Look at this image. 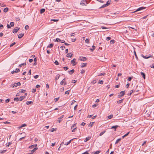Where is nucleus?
<instances>
[{
	"mask_svg": "<svg viewBox=\"0 0 154 154\" xmlns=\"http://www.w3.org/2000/svg\"><path fill=\"white\" fill-rule=\"evenodd\" d=\"M25 29L26 30H28L29 29V26L27 25L25 26Z\"/></svg>",
	"mask_w": 154,
	"mask_h": 154,
	"instance_id": "obj_44",
	"label": "nucleus"
},
{
	"mask_svg": "<svg viewBox=\"0 0 154 154\" xmlns=\"http://www.w3.org/2000/svg\"><path fill=\"white\" fill-rule=\"evenodd\" d=\"M137 87H138V85H137L136 86V88H134L132 90H131V91H133V93H134V92L135 91H136V88H137Z\"/></svg>",
	"mask_w": 154,
	"mask_h": 154,
	"instance_id": "obj_39",
	"label": "nucleus"
},
{
	"mask_svg": "<svg viewBox=\"0 0 154 154\" xmlns=\"http://www.w3.org/2000/svg\"><path fill=\"white\" fill-rule=\"evenodd\" d=\"M106 132V131L104 130V131L101 132L99 134V136H101L104 133H105Z\"/></svg>",
	"mask_w": 154,
	"mask_h": 154,
	"instance_id": "obj_28",
	"label": "nucleus"
},
{
	"mask_svg": "<svg viewBox=\"0 0 154 154\" xmlns=\"http://www.w3.org/2000/svg\"><path fill=\"white\" fill-rule=\"evenodd\" d=\"M36 61H37V59H36V57H35L34 59V63L33 64V66L36 65L37 64Z\"/></svg>",
	"mask_w": 154,
	"mask_h": 154,
	"instance_id": "obj_19",
	"label": "nucleus"
},
{
	"mask_svg": "<svg viewBox=\"0 0 154 154\" xmlns=\"http://www.w3.org/2000/svg\"><path fill=\"white\" fill-rule=\"evenodd\" d=\"M134 54L135 55V57H136V58L137 59L138 57H137V55L136 54V52L135 51H134Z\"/></svg>",
	"mask_w": 154,
	"mask_h": 154,
	"instance_id": "obj_55",
	"label": "nucleus"
},
{
	"mask_svg": "<svg viewBox=\"0 0 154 154\" xmlns=\"http://www.w3.org/2000/svg\"><path fill=\"white\" fill-rule=\"evenodd\" d=\"M79 60L81 61H85L86 60L87 58L85 57H80Z\"/></svg>",
	"mask_w": 154,
	"mask_h": 154,
	"instance_id": "obj_8",
	"label": "nucleus"
},
{
	"mask_svg": "<svg viewBox=\"0 0 154 154\" xmlns=\"http://www.w3.org/2000/svg\"><path fill=\"white\" fill-rule=\"evenodd\" d=\"M124 100V98L117 101V103L120 104L122 103Z\"/></svg>",
	"mask_w": 154,
	"mask_h": 154,
	"instance_id": "obj_18",
	"label": "nucleus"
},
{
	"mask_svg": "<svg viewBox=\"0 0 154 154\" xmlns=\"http://www.w3.org/2000/svg\"><path fill=\"white\" fill-rule=\"evenodd\" d=\"M101 28L102 29H108V28H107L106 27H105V26H102L101 27Z\"/></svg>",
	"mask_w": 154,
	"mask_h": 154,
	"instance_id": "obj_60",
	"label": "nucleus"
},
{
	"mask_svg": "<svg viewBox=\"0 0 154 154\" xmlns=\"http://www.w3.org/2000/svg\"><path fill=\"white\" fill-rule=\"evenodd\" d=\"M119 127V126L118 125L113 126L111 127V129H114L115 131H116L117 128Z\"/></svg>",
	"mask_w": 154,
	"mask_h": 154,
	"instance_id": "obj_10",
	"label": "nucleus"
},
{
	"mask_svg": "<svg viewBox=\"0 0 154 154\" xmlns=\"http://www.w3.org/2000/svg\"><path fill=\"white\" fill-rule=\"evenodd\" d=\"M63 69H64L65 71H66L69 69V68L68 67L65 66L63 67Z\"/></svg>",
	"mask_w": 154,
	"mask_h": 154,
	"instance_id": "obj_50",
	"label": "nucleus"
},
{
	"mask_svg": "<svg viewBox=\"0 0 154 154\" xmlns=\"http://www.w3.org/2000/svg\"><path fill=\"white\" fill-rule=\"evenodd\" d=\"M10 99H7L5 100V102L6 103H8L10 101Z\"/></svg>",
	"mask_w": 154,
	"mask_h": 154,
	"instance_id": "obj_56",
	"label": "nucleus"
},
{
	"mask_svg": "<svg viewBox=\"0 0 154 154\" xmlns=\"http://www.w3.org/2000/svg\"><path fill=\"white\" fill-rule=\"evenodd\" d=\"M16 44V43L15 42H14L12 43H11L10 45V47H12L14 45H15Z\"/></svg>",
	"mask_w": 154,
	"mask_h": 154,
	"instance_id": "obj_51",
	"label": "nucleus"
},
{
	"mask_svg": "<svg viewBox=\"0 0 154 154\" xmlns=\"http://www.w3.org/2000/svg\"><path fill=\"white\" fill-rule=\"evenodd\" d=\"M97 106V104H95L93 105L92 106V107L93 108H94V107H96V106Z\"/></svg>",
	"mask_w": 154,
	"mask_h": 154,
	"instance_id": "obj_57",
	"label": "nucleus"
},
{
	"mask_svg": "<svg viewBox=\"0 0 154 154\" xmlns=\"http://www.w3.org/2000/svg\"><path fill=\"white\" fill-rule=\"evenodd\" d=\"M11 142H10L8 143H7L6 144V146L7 147L9 146L11 144Z\"/></svg>",
	"mask_w": 154,
	"mask_h": 154,
	"instance_id": "obj_38",
	"label": "nucleus"
},
{
	"mask_svg": "<svg viewBox=\"0 0 154 154\" xmlns=\"http://www.w3.org/2000/svg\"><path fill=\"white\" fill-rule=\"evenodd\" d=\"M14 23L13 22H11L10 23V25H9L8 24L7 25V27L8 29L11 28V27H12L14 26Z\"/></svg>",
	"mask_w": 154,
	"mask_h": 154,
	"instance_id": "obj_3",
	"label": "nucleus"
},
{
	"mask_svg": "<svg viewBox=\"0 0 154 154\" xmlns=\"http://www.w3.org/2000/svg\"><path fill=\"white\" fill-rule=\"evenodd\" d=\"M20 28L19 27H16L13 29L12 32L13 33H17L20 29Z\"/></svg>",
	"mask_w": 154,
	"mask_h": 154,
	"instance_id": "obj_5",
	"label": "nucleus"
},
{
	"mask_svg": "<svg viewBox=\"0 0 154 154\" xmlns=\"http://www.w3.org/2000/svg\"><path fill=\"white\" fill-rule=\"evenodd\" d=\"M111 39V38L110 37H108L106 38V40L107 41Z\"/></svg>",
	"mask_w": 154,
	"mask_h": 154,
	"instance_id": "obj_52",
	"label": "nucleus"
},
{
	"mask_svg": "<svg viewBox=\"0 0 154 154\" xmlns=\"http://www.w3.org/2000/svg\"><path fill=\"white\" fill-rule=\"evenodd\" d=\"M129 85H130V84L129 83H128L126 85V87L127 88H128V87H129Z\"/></svg>",
	"mask_w": 154,
	"mask_h": 154,
	"instance_id": "obj_63",
	"label": "nucleus"
},
{
	"mask_svg": "<svg viewBox=\"0 0 154 154\" xmlns=\"http://www.w3.org/2000/svg\"><path fill=\"white\" fill-rule=\"evenodd\" d=\"M38 149V148L37 147H35V148H34L31 151V152H32L33 153L34 152H35V151L36 150Z\"/></svg>",
	"mask_w": 154,
	"mask_h": 154,
	"instance_id": "obj_33",
	"label": "nucleus"
},
{
	"mask_svg": "<svg viewBox=\"0 0 154 154\" xmlns=\"http://www.w3.org/2000/svg\"><path fill=\"white\" fill-rule=\"evenodd\" d=\"M121 140V138L118 139L116 141L115 144H116L119 141H120Z\"/></svg>",
	"mask_w": 154,
	"mask_h": 154,
	"instance_id": "obj_36",
	"label": "nucleus"
},
{
	"mask_svg": "<svg viewBox=\"0 0 154 154\" xmlns=\"http://www.w3.org/2000/svg\"><path fill=\"white\" fill-rule=\"evenodd\" d=\"M125 94V91H122L120 92L119 94L118 95L119 97H121L122 96H124Z\"/></svg>",
	"mask_w": 154,
	"mask_h": 154,
	"instance_id": "obj_4",
	"label": "nucleus"
},
{
	"mask_svg": "<svg viewBox=\"0 0 154 154\" xmlns=\"http://www.w3.org/2000/svg\"><path fill=\"white\" fill-rule=\"evenodd\" d=\"M70 143V142L69 141L65 143L64 144V145L66 146H67V145H69V144Z\"/></svg>",
	"mask_w": 154,
	"mask_h": 154,
	"instance_id": "obj_49",
	"label": "nucleus"
},
{
	"mask_svg": "<svg viewBox=\"0 0 154 154\" xmlns=\"http://www.w3.org/2000/svg\"><path fill=\"white\" fill-rule=\"evenodd\" d=\"M36 91V89H33L32 90V93H34Z\"/></svg>",
	"mask_w": 154,
	"mask_h": 154,
	"instance_id": "obj_59",
	"label": "nucleus"
},
{
	"mask_svg": "<svg viewBox=\"0 0 154 154\" xmlns=\"http://www.w3.org/2000/svg\"><path fill=\"white\" fill-rule=\"evenodd\" d=\"M33 103V102L32 101H27L26 102V104L27 105H29L31 104H32Z\"/></svg>",
	"mask_w": 154,
	"mask_h": 154,
	"instance_id": "obj_23",
	"label": "nucleus"
},
{
	"mask_svg": "<svg viewBox=\"0 0 154 154\" xmlns=\"http://www.w3.org/2000/svg\"><path fill=\"white\" fill-rule=\"evenodd\" d=\"M54 63L55 65H58L59 64V63L58 61L57 60H56L55 61Z\"/></svg>",
	"mask_w": 154,
	"mask_h": 154,
	"instance_id": "obj_46",
	"label": "nucleus"
},
{
	"mask_svg": "<svg viewBox=\"0 0 154 154\" xmlns=\"http://www.w3.org/2000/svg\"><path fill=\"white\" fill-rule=\"evenodd\" d=\"M14 71L15 73H18L20 72V70L18 68H16Z\"/></svg>",
	"mask_w": 154,
	"mask_h": 154,
	"instance_id": "obj_35",
	"label": "nucleus"
},
{
	"mask_svg": "<svg viewBox=\"0 0 154 154\" xmlns=\"http://www.w3.org/2000/svg\"><path fill=\"white\" fill-rule=\"evenodd\" d=\"M26 65V63H21V64L19 65V66L21 67L23 65Z\"/></svg>",
	"mask_w": 154,
	"mask_h": 154,
	"instance_id": "obj_34",
	"label": "nucleus"
},
{
	"mask_svg": "<svg viewBox=\"0 0 154 154\" xmlns=\"http://www.w3.org/2000/svg\"><path fill=\"white\" fill-rule=\"evenodd\" d=\"M75 72V70L74 69H72L71 70L69 71L68 72L70 74H72V73L74 72Z\"/></svg>",
	"mask_w": 154,
	"mask_h": 154,
	"instance_id": "obj_16",
	"label": "nucleus"
},
{
	"mask_svg": "<svg viewBox=\"0 0 154 154\" xmlns=\"http://www.w3.org/2000/svg\"><path fill=\"white\" fill-rule=\"evenodd\" d=\"M65 48V47L64 46H62L60 47V48H61L62 50H63Z\"/></svg>",
	"mask_w": 154,
	"mask_h": 154,
	"instance_id": "obj_61",
	"label": "nucleus"
},
{
	"mask_svg": "<svg viewBox=\"0 0 154 154\" xmlns=\"http://www.w3.org/2000/svg\"><path fill=\"white\" fill-rule=\"evenodd\" d=\"M70 91V90H69L66 91L65 92V94H69Z\"/></svg>",
	"mask_w": 154,
	"mask_h": 154,
	"instance_id": "obj_42",
	"label": "nucleus"
},
{
	"mask_svg": "<svg viewBox=\"0 0 154 154\" xmlns=\"http://www.w3.org/2000/svg\"><path fill=\"white\" fill-rule=\"evenodd\" d=\"M115 41L114 40H112L110 41V43L113 44L115 43Z\"/></svg>",
	"mask_w": 154,
	"mask_h": 154,
	"instance_id": "obj_47",
	"label": "nucleus"
},
{
	"mask_svg": "<svg viewBox=\"0 0 154 154\" xmlns=\"http://www.w3.org/2000/svg\"><path fill=\"white\" fill-rule=\"evenodd\" d=\"M24 35V33L19 34L18 36V37L19 38H21Z\"/></svg>",
	"mask_w": 154,
	"mask_h": 154,
	"instance_id": "obj_11",
	"label": "nucleus"
},
{
	"mask_svg": "<svg viewBox=\"0 0 154 154\" xmlns=\"http://www.w3.org/2000/svg\"><path fill=\"white\" fill-rule=\"evenodd\" d=\"M37 146V144H34V145H32L29 147V148L30 149H32L34 148V147H35Z\"/></svg>",
	"mask_w": 154,
	"mask_h": 154,
	"instance_id": "obj_14",
	"label": "nucleus"
},
{
	"mask_svg": "<svg viewBox=\"0 0 154 154\" xmlns=\"http://www.w3.org/2000/svg\"><path fill=\"white\" fill-rule=\"evenodd\" d=\"M26 124H23L21 125V126L20 127V128H22L24 127V126H26Z\"/></svg>",
	"mask_w": 154,
	"mask_h": 154,
	"instance_id": "obj_58",
	"label": "nucleus"
},
{
	"mask_svg": "<svg viewBox=\"0 0 154 154\" xmlns=\"http://www.w3.org/2000/svg\"><path fill=\"white\" fill-rule=\"evenodd\" d=\"M45 9L44 8H42V9H41L40 10V13L41 14L43 13L44 12H45Z\"/></svg>",
	"mask_w": 154,
	"mask_h": 154,
	"instance_id": "obj_26",
	"label": "nucleus"
},
{
	"mask_svg": "<svg viewBox=\"0 0 154 154\" xmlns=\"http://www.w3.org/2000/svg\"><path fill=\"white\" fill-rule=\"evenodd\" d=\"M103 81L102 80H100L99 81V82H98V84H103Z\"/></svg>",
	"mask_w": 154,
	"mask_h": 154,
	"instance_id": "obj_45",
	"label": "nucleus"
},
{
	"mask_svg": "<svg viewBox=\"0 0 154 154\" xmlns=\"http://www.w3.org/2000/svg\"><path fill=\"white\" fill-rule=\"evenodd\" d=\"M53 46V44L52 43H51L49 44L47 48H51Z\"/></svg>",
	"mask_w": 154,
	"mask_h": 154,
	"instance_id": "obj_27",
	"label": "nucleus"
},
{
	"mask_svg": "<svg viewBox=\"0 0 154 154\" xmlns=\"http://www.w3.org/2000/svg\"><path fill=\"white\" fill-rule=\"evenodd\" d=\"M8 10V8H6L4 9L3 11L5 12H7Z\"/></svg>",
	"mask_w": 154,
	"mask_h": 154,
	"instance_id": "obj_31",
	"label": "nucleus"
},
{
	"mask_svg": "<svg viewBox=\"0 0 154 154\" xmlns=\"http://www.w3.org/2000/svg\"><path fill=\"white\" fill-rule=\"evenodd\" d=\"M85 42L86 43H87L88 44L89 43V40L88 39L86 38V39L85 40Z\"/></svg>",
	"mask_w": 154,
	"mask_h": 154,
	"instance_id": "obj_48",
	"label": "nucleus"
},
{
	"mask_svg": "<svg viewBox=\"0 0 154 154\" xmlns=\"http://www.w3.org/2000/svg\"><path fill=\"white\" fill-rule=\"evenodd\" d=\"M85 72V70H84L83 69H82V70H81V73L82 74L84 73Z\"/></svg>",
	"mask_w": 154,
	"mask_h": 154,
	"instance_id": "obj_62",
	"label": "nucleus"
},
{
	"mask_svg": "<svg viewBox=\"0 0 154 154\" xmlns=\"http://www.w3.org/2000/svg\"><path fill=\"white\" fill-rule=\"evenodd\" d=\"M133 78V76L129 77L128 79V81H130Z\"/></svg>",
	"mask_w": 154,
	"mask_h": 154,
	"instance_id": "obj_32",
	"label": "nucleus"
},
{
	"mask_svg": "<svg viewBox=\"0 0 154 154\" xmlns=\"http://www.w3.org/2000/svg\"><path fill=\"white\" fill-rule=\"evenodd\" d=\"M87 1L86 0H82L80 3V4L81 5H86V4H87Z\"/></svg>",
	"mask_w": 154,
	"mask_h": 154,
	"instance_id": "obj_6",
	"label": "nucleus"
},
{
	"mask_svg": "<svg viewBox=\"0 0 154 154\" xmlns=\"http://www.w3.org/2000/svg\"><path fill=\"white\" fill-rule=\"evenodd\" d=\"M53 41L54 42H60L61 41V40L59 38H56V39H54Z\"/></svg>",
	"mask_w": 154,
	"mask_h": 154,
	"instance_id": "obj_15",
	"label": "nucleus"
},
{
	"mask_svg": "<svg viewBox=\"0 0 154 154\" xmlns=\"http://www.w3.org/2000/svg\"><path fill=\"white\" fill-rule=\"evenodd\" d=\"M101 151L99 150L98 151H97L94 152H92V154H98Z\"/></svg>",
	"mask_w": 154,
	"mask_h": 154,
	"instance_id": "obj_30",
	"label": "nucleus"
},
{
	"mask_svg": "<svg viewBox=\"0 0 154 154\" xmlns=\"http://www.w3.org/2000/svg\"><path fill=\"white\" fill-rule=\"evenodd\" d=\"M25 97V96H21L19 98L15 97L14 98V100L17 101H21L23 100Z\"/></svg>",
	"mask_w": 154,
	"mask_h": 154,
	"instance_id": "obj_1",
	"label": "nucleus"
},
{
	"mask_svg": "<svg viewBox=\"0 0 154 154\" xmlns=\"http://www.w3.org/2000/svg\"><path fill=\"white\" fill-rule=\"evenodd\" d=\"M141 56L145 59H148L149 57H152L151 55L149 54L148 56L147 55L144 56L143 54H142L141 55Z\"/></svg>",
	"mask_w": 154,
	"mask_h": 154,
	"instance_id": "obj_7",
	"label": "nucleus"
},
{
	"mask_svg": "<svg viewBox=\"0 0 154 154\" xmlns=\"http://www.w3.org/2000/svg\"><path fill=\"white\" fill-rule=\"evenodd\" d=\"M129 134V132H128L127 133H126V134H125L124 136H122V138H124V137H125L126 136H127Z\"/></svg>",
	"mask_w": 154,
	"mask_h": 154,
	"instance_id": "obj_29",
	"label": "nucleus"
},
{
	"mask_svg": "<svg viewBox=\"0 0 154 154\" xmlns=\"http://www.w3.org/2000/svg\"><path fill=\"white\" fill-rule=\"evenodd\" d=\"M145 8H146V7H140V8H138V9H137L135 11H134L133 12H132V13H134L136 12L143 10Z\"/></svg>",
	"mask_w": 154,
	"mask_h": 154,
	"instance_id": "obj_2",
	"label": "nucleus"
},
{
	"mask_svg": "<svg viewBox=\"0 0 154 154\" xmlns=\"http://www.w3.org/2000/svg\"><path fill=\"white\" fill-rule=\"evenodd\" d=\"M106 74V73H100L98 75V76H102V75H105Z\"/></svg>",
	"mask_w": 154,
	"mask_h": 154,
	"instance_id": "obj_40",
	"label": "nucleus"
},
{
	"mask_svg": "<svg viewBox=\"0 0 154 154\" xmlns=\"http://www.w3.org/2000/svg\"><path fill=\"white\" fill-rule=\"evenodd\" d=\"M16 20L17 21H18L20 20V18L19 17H16Z\"/></svg>",
	"mask_w": 154,
	"mask_h": 154,
	"instance_id": "obj_64",
	"label": "nucleus"
},
{
	"mask_svg": "<svg viewBox=\"0 0 154 154\" xmlns=\"http://www.w3.org/2000/svg\"><path fill=\"white\" fill-rule=\"evenodd\" d=\"M7 151V150L6 149L5 150H3L2 151H1L0 152V153H5V152Z\"/></svg>",
	"mask_w": 154,
	"mask_h": 154,
	"instance_id": "obj_41",
	"label": "nucleus"
},
{
	"mask_svg": "<svg viewBox=\"0 0 154 154\" xmlns=\"http://www.w3.org/2000/svg\"><path fill=\"white\" fill-rule=\"evenodd\" d=\"M87 63H83L81 64V68H83L85 67L87 65Z\"/></svg>",
	"mask_w": 154,
	"mask_h": 154,
	"instance_id": "obj_12",
	"label": "nucleus"
},
{
	"mask_svg": "<svg viewBox=\"0 0 154 154\" xmlns=\"http://www.w3.org/2000/svg\"><path fill=\"white\" fill-rule=\"evenodd\" d=\"M113 115L112 114L110 115L109 116H108L107 117V119H111V118H112L113 117Z\"/></svg>",
	"mask_w": 154,
	"mask_h": 154,
	"instance_id": "obj_24",
	"label": "nucleus"
},
{
	"mask_svg": "<svg viewBox=\"0 0 154 154\" xmlns=\"http://www.w3.org/2000/svg\"><path fill=\"white\" fill-rule=\"evenodd\" d=\"M26 91L25 90L22 89L19 92L20 93H24L26 92Z\"/></svg>",
	"mask_w": 154,
	"mask_h": 154,
	"instance_id": "obj_37",
	"label": "nucleus"
},
{
	"mask_svg": "<svg viewBox=\"0 0 154 154\" xmlns=\"http://www.w3.org/2000/svg\"><path fill=\"white\" fill-rule=\"evenodd\" d=\"M17 86V83H15L13 85V87H16Z\"/></svg>",
	"mask_w": 154,
	"mask_h": 154,
	"instance_id": "obj_53",
	"label": "nucleus"
},
{
	"mask_svg": "<svg viewBox=\"0 0 154 154\" xmlns=\"http://www.w3.org/2000/svg\"><path fill=\"white\" fill-rule=\"evenodd\" d=\"M60 77V75L59 74H57V75L55 77V79L56 80V81L58 79L59 77Z\"/></svg>",
	"mask_w": 154,
	"mask_h": 154,
	"instance_id": "obj_20",
	"label": "nucleus"
},
{
	"mask_svg": "<svg viewBox=\"0 0 154 154\" xmlns=\"http://www.w3.org/2000/svg\"><path fill=\"white\" fill-rule=\"evenodd\" d=\"M91 138V137H87L84 140L85 142H87Z\"/></svg>",
	"mask_w": 154,
	"mask_h": 154,
	"instance_id": "obj_22",
	"label": "nucleus"
},
{
	"mask_svg": "<svg viewBox=\"0 0 154 154\" xmlns=\"http://www.w3.org/2000/svg\"><path fill=\"white\" fill-rule=\"evenodd\" d=\"M94 122H91L88 125V127H89L90 128H91V127L94 124Z\"/></svg>",
	"mask_w": 154,
	"mask_h": 154,
	"instance_id": "obj_21",
	"label": "nucleus"
},
{
	"mask_svg": "<svg viewBox=\"0 0 154 154\" xmlns=\"http://www.w3.org/2000/svg\"><path fill=\"white\" fill-rule=\"evenodd\" d=\"M72 55L73 54H72L71 53H69L67 54L66 56L67 57H72Z\"/></svg>",
	"mask_w": 154,
	"mask_h": 154,
	"instance_id": "obj_13",
	"label": "nucleus"
},
{
	"mask_svg": "<svg viewBox=\"0 0 154 154\" xmlns=\"http://www.w3.org/2000/svg\"><path fill=\"white\" fill-rule=\"evenodd\" d=\"M59 20H57V19H51V21H53L54 22H57Z\"/></svg>",
	"mask_w": 154,
	"mask_h": 154,
	"instance_id": "obj_54",
	"label": "nucleus"
},
{
	"mask_svg": "<svg viewBox=\"0 0 154 154\" xmlns=\"http://www.w3.org/2000/svg\"><path fill=\"white\" fill-rule=\"evenodd\" d=\"M66 79V78H64L60 82V85H62L63 84L64 82L65 81Z\"/></svg>",
	"mask_w": 154,
	"mask_h": 154,
	"instance_id": "obj_25",
	"label": "nucleus"
},
{
	"mask_svg": "<svg viewBox=\"0 0 154 154\" xmlns=\"http://www.w3.org/2000/svg\"><path fill=\"white\" fill-rule=\"evenodd\" d=\"M76 59L75 58L73 59V60H71V63L72 64V65L74 66L76 65L75 60Z\"/></svg>",
	"mask_w": 154,
	"mask_h": 154,
	"instance_id": "obj_9",
	"label": "nucleus"
},
{
	"mask_svg": "<svg viewBox=\"0 0 154 154\" xmlns=\"http://www.w3.org/2000/svg\"><path fill=\"white\" fill-rule=\"evenodd\" d=\"M59 98V97L55 98L54 99V101L55 102H57Z\"/></svg>",
	"mask_w": 154,
	"mask_h": 154,
	"instance_id": "obj_43",
	"label": "nucleus"
},
{
	"mask_svg": "<svg viewBox=\"0 0 154 154\" xmlns=\"http://www.w3.org/2000/svg\"><path fill=\"white\" fill-rule=\"evenodd\" d=\"M141 75L143 77L144 79H145L146 75L143 72H141Z\"/></svg>",
	"mask_w": 154,
	"mask_h": 154,
	"instance_id": "obj_17",
	"label": "nucleus"
}]
</instances>
